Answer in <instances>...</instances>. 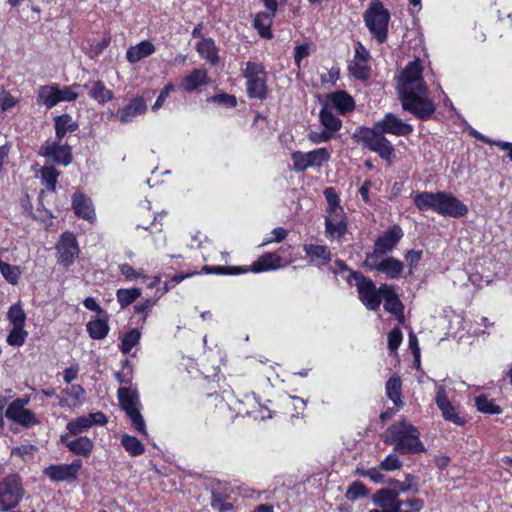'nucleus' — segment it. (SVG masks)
<instances>
[{"label":"nucleus","instance_id":"obj_1","mask_svg":"<svg viewBox=\"0 0 512 512\" xmlns=\"http://www.w3.org/2000/svg\"><path fill=\"white\" fill-rule=\"evenodd\" d=\"M419 59L409 62L398 77L397 89L402 107L420 120L429 119L436 110L423 79Z\"/></svg>","mask_w":512,"mask_h":512},{"label":"nucleus","instance_id":"obj_2","mask_svg":"<svg viewBox=\"0 0 512 512\" xmlns=\"http://www.w3.org/2000/svg\"><path fill=\"white\" fill-rule=\"evenodd\" d=\"M384 441L393 444L401 454H415L425 450L418 429L406 421L391 425L384 434Z\"/></svg>","mask_w":512,"mask_h":512},{"label":"nucleus","instance_id":"obj_3","mask_svg":"<svg viewBox=\"0 0 512 512\" xmlns=\"http://www.w3.org/2000/svg\"><path fill=\"white\" fill-rule=\"evenodd\" d=\"M327 201L325 215V234L331 240L341 239L347 232V216L340 205V199L335 189L327 187L324 190Z\"/></svg>","mask_w":512,"mask_h":512},{"label":"nucleus","instance_id":"obj_4","mask_svg":"<svg viewBox=\"0 0 512 512\" xmlns=\"http://www.w3.org/2000/svg\"><path fill=\"white\" fill-rule=\"evenodd\" d=\"M390 13L380 0H372L364 13V22L379 43L387 39Z\"/></svg>","mask_w":512,"mask_h":512},{"label":"nucleus","instance_id":"obj_5","mask_svg":"<svg viewBox=\"0 0 512 512\" xmlns=\"http://www.w3.org/2000/svg\"><path fill=\"white\" fill-rule=\"evenodd\" d=\"M383 134L375 126L373 128L360 127L355 131L354 138L381 158L390 161L394 154V148Z\"/></svg>","mask_w":512,"mask_h":512},{"label":"nucleus","instance_id":"obj_6","mask_svg":"<svg viewBox=\"0 0 512 512\" xmlns=\"http://www.w3.org/2000/svg\"><path fill=\"white\" fill-rule=\"evenodd\" d=\"M246 78V91L250 98L266 99L268 95L267 75L261 63L248 61L243 70Z\"/></svg>","mask_w":512,"mask_h":512},{"label":"nucleus","instance_id":"obj_7","mask_svg":"<svg viewBox=\"0 0 512 512\" xmlns=\"http://www.w3.org/2000/svg\"><path fill=\"white\" fill-rule=\"evenodd\" d=\"M295 171L303 172L308 169H320L331 159V151L325 147L308 152L295 151L291 154Z\"/></svg>","mask_w":512,"mask_h":512},{"label":"nucleus","instance_id":"obj_8","mask_svg":"<svg viewBox=\"0 0 512 512\" xmlns=\"http://www.w3.org/2000/svg\"><path fill=\"white\" fill-rule=\"evenodd\" d=\"M118 399L134 429L142 435L147 436L146 424L138 409L139 398L137 392L130 388L122 387L118 390Z\"/></svg>","mask_w":512,"mask_h":512},{"label":"nucleus","instance_id":"obj_9","mask_svg":"<svg viewBox=\"0 0 512 512\" xmlns=\"http://www.w3.org/2000/svg\"><path fill=\"white\" fill-rule=\"evenodd\" d=\"M23 496L19 476L12 474L0 482V509L8 511L18 505Z\"/></svg>","mask_w":512,"mask_h":512},{"label":"nucleus","instance_id":"obj_10","mask_svg":"<svg viewBox=\"0 0 512 512\" xmlns=\"http://www.w3.org/2000/svg\"><path fill=\"white\" fill-rule=\"evenodd\" d=\"M385 255L367 254L363 265L370 269L385 274L390 279L400 277L403 272V263L394 257H384Z\"/></svg>","mask_w":512,"mask_h":512},{"label":"nucleus","instance_id":"obj_11","mask_svg":"<svg viewBox=\"0 0 512 512\" xmlns=\"http://www.w3.org/2000/svg\"><path fill=\"white\" fill-rule=\"evenodd\" d=\"M351 276L356 280L359 299L369 310H376L381 304L380 287L377 289L375 284L363 277L357 272H352Z\"/></svg>","mask_w":512,"mask_h":512},{"label":"nucleus","instance_id":"obj_12","mask_svg":"<svg viewBox=\"0 0 512 512\" xmlns=\"http://www.w3.org/2000/svg\"><path fill=\"white\" fill-rule=\"evenodd\" d=\"M82 468V461L74 459L70 464H55L46 467L43 473L54 482H72L78 477Z\"/></svg>","mask_w":512,"mask_h":512},{"label":"nucleus","instance_id":"obj_13","mask_svg":"<svg viewBox=\"0 0 512 512\" xmlns=\"http://www.w3.org/2000/svg\"><path fill=\"white\" fill-rule=\"evenodd\" d=\"M435 403L441 411L442 417L453 424L464 425L465 419L460 415L456 406L448 399L446 389L443 385L435 384Z\"/></svg>","mask_w":512,"mask_h":512},{"label":"nucleus","instance_id":"obj_14","mask_svg":"<svg viewBox=\"0 0 512 512\" xmlns=\"http://www.w3.org/2000/svg\"><path fill=\"white\" fill-rule=\"evenodd\" d=\"M56 249L58 262L65 267L72 265L79 255L76 237L71 232H65L61 235Z\"/></svg>","mask_w":512,"mask_h":512},{"label":"nucleus","instance_id":"obj_15","mask_svg":"<svg viewBox=\"0 0 512 512\" xmlns=\"http://www.w3.org/2000/svg\"><path fill=\"white\" fill-rule=\"evenodd\" d=\"M28 402L29 399L14 400L6 409V417L24 427L37 424L38 420L34 413L25 408Z\"/></svg>","mask_w":512,"mask_h":512},{"label":"nucleus","instance_id":"obj_16","mask_svg":"<svg viewBox=\"0 0 512 512\" xmlns=\"http://www.w3.org/2000/svg\"><path fill=\"white\" fill-rule=\"evenodd\" d=\"M404 233L400 226L393 225L380 235L374 245V250L370 254L387 255L392 252L402 239Z\"/></svg>","mask_w":512,"mask_h":512},{"label":"nucleus","instance_id":"obj_17","mask_svg":"<svg viewBox=\"0 0 512 512\" xmlns=\"http://www.w3.org/2000/svg\"><path fill=\"white\" fill-rule=\"evenodd\" d=\"M39 154L51 159L56 164L67 166L72 160L71 148L67 144H60L48 140L40 148Z\"/></svg>","mask_w":512,"mask_h":512},{"label":"nucleus","instance_id":"obj_18","mask_svg":"<svg viewBox=\"0 0 512 512\" xmlns=\"http://www.w3.org/2000/svg\"><path fill=\"white\" fill-rule=\"evenodd\" d=\"M442 216L460 218L468 213V208L459 199L445 192H440L437 212Z\"/></svg>","mask_w":512,"mask_h":512},{"label":"nucleus","instance_id":"obj_19","mask_svg":"<svg viewBox=\"0 0 512 512\" xmlns=\"http://www.w3.org/2000/svg\"><path fill=\"white\" fill-rule=\"evenodd\" d=\"M106 423V416L102 412H95L69 421L66 428L70 434L78 435L87 431L94 425L103 426Z\"/></svg>","mask_w":512,"mask_h":512},{"label":"nucleus","instance_id":"obj_20","mask_svg":"<svg viewBox=\"0 0 512 512\" xmlns=\"http://www.w3.org/2000/svg\"><path fill=\"white\" fill-rule=\"evenodd\" d=\"M374 126L379 129L380 132L395 136H405L413 131V127L410 124L403 122L392 113L386 114V116Z\"/></svg>","mask_w":512,"mask_h":512},{"label":"nucleus","instance_id":"obj_21","mask_svg":"<svg viewBox=\"0 0 512 512\" xmlns=\"http://www.w3.org/2000/svg\"><path fill=\"white\" fill-rule=\"evenodd\" d=\"M368 60H369V52L358 42L355 45V55L351 63L349 64V70L351 74L358 79H365L368 77Z\"/></svg>","mask_w":512,"mask_h":512},{"label":"nucleus","instance_id":"obj_22","mask_svg":"<svg viewBox=\"0 0 512 512\" xmlns=\"http://www.w3.org/2000/svg\"><path fill=\"white\" fill-rule=\"evenodd\" d=\"M59 405L63 408L75 409L86 401V391L80 385H71L62 391Z\"/></svg>","mask_w":512,"mask_h":512},{"label":"nucleus","instance_id":"obj_23","mask_svg":"<svg viewBox=\"0 0 512 512\" xmlns=\"http://www.w3.org/2000/svg\"><path fill=\"white\" fill-rule=\"evenodd\" d=\"M209 83L210 78L207 70L203 68H196L182 78L180 88L187 93H192L198 88L206 86Z\"/></svg>","mask_w":512,"mask_h":512},{"label":"nucleus","instance_id":"obj_24","mask_svg":"<svg viewBox=\"0 0 512 512\" xmlns=\"http://www.w3.org/2000/svg\"><path fill=\"white\" fill-rule=\"evenodd\" d=\"M72 206L75 214L89 222L96 219L95 210L91 199L84 194L77 192L73 195Z\"/></svg>","mask_w":512,"mask_h":512},{"label":"nucleus","instance_id":"obj_25","mask_svg":"<svg viewBox=\"0 0 512 512\" xmlns=\"http://www.w3.org/2000/svg\"><path fill=\"white\" fill-rule=\"evenodd\" d=\"M380 293L382 295L381 300H384V309L391 314L402 317L403 305L395 293L393 286L382 284L380 286Z\"/></svg>","mask_w":512,"mask_h":512},{"label":"nucleus","instance_id":"obj_26","mask_svg":"<svg viewBox=\"0 0 512 512\" xmlns=\"http://www.w3.org/2000/svg\"><path fill=\"white\" fill-rule=\"evenodd\" d=\"M288 262L283 263L282 258L276 253H266L260 256L251 265V271L254 273H260L264 271L277 270L283 268Z\"/></svg>","mask_w":512,"mask_h":512},{"label":"nucleus","instance_id":"obj_27","mask_svg":"<svg viewBox=\"0 0 512 512\" xmlns=\"http://www.w3.org/2000/svg\"><path fill=\"white\" fill-rule=\"evenodd\" d=\"M325 105H329V109H336L341 114L350 112L355 107L353 98L344 91L329 94Z\"/></svg>","mask_w":512,"mask_h":512},{"label":"nucleus","instance_id":"obj_28","mask_svg":"<svg viewBox=\"0 0 512 512\" xmlns=\"http://www.w3.org/2000/svg\"><path fill=\"white\" fill-rule=\"evenodd\" d=\"M84 88L87 89L91 99L102 105L111 101L114 97L112 90L108 89L105 84L99 80L89 81L84 85Z\"/></svg>","mask_w":512,"mask_h":512},{"label":"nucleus","instance_id":"obj_29","mask_svg":"<svg viewBox=\"0 0 512 512\" xmlns=\"http://www.w3.org/2000/svg\"><path fill=\"white\" fill-rule=\"evenodd\" d=\"M155 51L156 48L153 43L148 40H143L128 48L126 52V59L128 62L134 64L152 55Z\"/></svg>","mask_w":512,"mask_h":512},{"label":"nucleus","instance_id":"obj_30","mask_svg":"<svg viewBox=\"0 0 512 512\" xmlns=\"http://www.w3.org/2000/svg\"><path fill=\"white\" fill-rule=\"evenodd\" d=\"M61 440L72 453L78 456L88 457L94 447L93 441L86 436H80L73 440H67L66 436H62Z\"/></svg>","mask_w":512,"mask_h":512},{"label":"nucleus","instance_id":"obj_31","mask_svg":"<svg viewBox=\"0 0 512 512\" xmlns=\"http://www.w3.org/2000/svg\"><path fill=\"white\" fill-rule=\"evenodd\" d=\"M147 105L143 98L137 97L132 99L120 112L119 120L122 123L131 122L136 116L145 113Z\"/></svg>","mask_w":512,"mask_h":512},{"label":"nucleus","instance_id":"obj_32","mask_svg":"<svg viewBox=\"0 0 512 512\" xmlns=\"http://www.w3.org/2000/svg\"><path fill=\"white\" fill-rule=\"evenodd\" d=\"M303 249L312 263L326 265L331 260V252L325 245L305 244Z\"/></svg>","mask_w":512,"mask_h":512},{"label":"nucleus","instance_id":"obj_33","mask_svg":"<svg viewBox=\"0 0 512 512\" xmlns=\"http://www.w3.org/2000/svg\"><path fill=\"white\" fill-rule=\"evenodd\" d=\"M439 196L440 192H419L414 195L413 202L421 211L432 210L437 212Z\"/></svg>","mask_w":512,"mask_h":512},{"label":"nucleus","instance_id":"obj_34","mask_svg":"<svg viewBox=\"0 0 512 512\" xmlns=\"http://www.w3.org/2000/svg\"><path fill=\"white\" fill-rule=\"evenodd\" d=\"M245 404L249 406L245 413L256 420H265L272 417L270 409L260 404L254 395H247L245 397Z\"/></svg>","mask_w":512,"mask_h":512},{"label":"nucleus","instance_id":"obj_35","mask_svg":"<svg viewBox=\"0 0 512 512\" xmlns=\"http://www.w3.org/2000/svg\"><path fill=\"white\" fill-rule=\"evenodd\" d=\"M276 12L267 10L266 12L258 13L254 18V27L257 29L261 37L270 39L272 38L271 25L272 19Z\"/></svg>","mask_w":512,"mask_h":512},{"label":"nucleus","instance_id":"obj_36","mask_svg":"<svg viewBox=\"0 0 512 512\" xmlns=\"http://www.w3.org/2000/svg\"><path fill=\"white\" fill-rule=\"evenodd\" d=\"M319 119L324 128L332 134H335L342 127V121L329 109V105H324L321 109Z\"/></svg>","mask_w":512,"mask_h":512},{"label":"nucleus","instance_id":"obj_37","mask_svg":"<svg viewBox=\"0 0 512 512\" xmlns=\"http://www.w3.org/2000/svg\"><path fill=\"white\" fill-rule=\"evenodd\" d=\"M197 52L199 55L209 61L212 65L218 63V53L214 41L211 38L202 39L197 44Z\"/></svg>","mask_w":512,"mask_h":512},{"label":"nucleus","instance_id":"obj_38","mask_svg":"<svg viewBox=\"0 0 512 512\" xmlns=\"http://www.w3.org/2000/svg\"><path fill=\"white\" fill-rule=\"evenodd\" d=\"M38 101L43 103L47 108H52L59 102L58 86L45 85L39 88Z\"/></svg>","mask_w":512,"mask_h":512},{"label":"nucleus","instance_id":"obj_39","mask_svg":"<svg viewBox=\"0 0 512 512\" xmlns=\"http://www.w3.org/2000/svg\"><path fill=\"white\" fill-rule=\"evenodd\" d=\"M87 332L92 339H104L109 332V325L107 320L102 318H94L90 320L87 325Z\"/></svg>","mask_w":512,"mask_h":512},{"label":"nucleus","instance_id":"obj_40","mask_svg":"<svg viewBox=\"0 0 512 512\" xmlns=\"http://www.w3.org/2000/svg\"><path fill=\"white\" fill-rule=\"evenodd\" d=\"M77 129V124L68 114H63L55 118L56 138L61 141L67 132H73Z\"/></svg>","mask_w":512,"mask_h":512},{"label":"nucleus","instance_id":"obj_41","mask_svg":"<svg viewBox=\"0 0 512 512\" xmlns=\"http://www.w3.org/2000/svg\"><path fill=\"white\" fill-rule=\"evenodd\" d=\"M7 320L10 327H25L26 314L20 302L10 306L7 312Z\"/></svg>","mask_w":512,"mask_h":512},{"label":"nucleus","instance_id":"obj_42","mask_svg":"<svg viewBox=\"0 0 512 512\" xmlns=\"http://www.w3.org/2000/svg\"><path fill=\"white\" fill-rule=\"evenodd\" d=\"M141 339V331L137 328L131 329L125 333L121 338L120 350L123 354H129L135 346H137Z\"/></svg>","mask_w":512,"mask_h":512},{"label":"nucleus","instance_id":"obj_43","mask_svg":"<svg viewBox=\"0 0 512 512\" xmlns=\"http://www.w3.org/2000/svg\"><path fill=\"white\" fill-rule=\"evenodd\" d=\"M140 288L118 289L116 298L121 308H126L141 296Z\"/></svg>","mask_w":512,"mask_h":512},{"label":"nucleus","instance_id":"obj_44","mask_svg":"<svg viewBox=\"0 0 512 512\" xmlns=\"http://www.w3.org/2000/svg\"><path fill=\"white\" fill-rule=\"evenodd\" d=\"M121 444L131 456L142 455L145 451L144 445L136 437L124 434L121 437Z\"/></svg>","mask_w":512,"mask_h":512},{"label":"nucleus","instance_id":"obj_45","mask_svg":"<svg viewBox=\"0 0 512 512\" xmlns=\"http://www.w3.org/2000/svg\"><path fill=\"white\" fill-rule=\"evenodd\" d=\"M58 177L59 172L54 167L45 166L40 170L41 182L51 192L55 191Z\"/></svg>","mask_w":512,"mask_h":512},{"label":"nucleus","instance_id":"obj_46","mask_svg":"<svg viewBox=\"0 0 512 512\" xmlns=\"http://www.w3.org/2000/svg\"><path fill=\"white\" fill-rule=\"evenodd\" d=\"M386 393L389 399L397 406H402L401 381L398 377H391L386 383Z\"/></svg>","mask_w":512,"mask_h":512},{"label":"nucleus","instance_id":"obj_47","mask_svg":"<svg viewBox=\"0 0 512 512\" xmlns=\"http://www.w3.org/2000/svg\"><path fill=\"white\" fill-rule=\"evenodd\" d=\"M28 337L25 327H10L6 342L12 347H21Z\"/></svg>","mask_w":512,"mask_h":512},{"label":"nucleus","instance_id":"obj_48","mask_svg":"<svg viewBox=\"0 0 512 512\" xmlns=\"http://www.w3.org/2000/svg\"><path fill=\"white\" fill-rule=\"evenodd\" d=\"M20 103L18 97L13 96L9 91L0 89V113L12 112Z\"/></svg>","mask_w":512,"mask_h":512},{"label":"nucleus","instance_id":"obj_49","mask_svg":"<svg viewBox=\"0 0 512 512\" xmlns=\"http://www.w3.org/2000/svg\"><path fill=\"white\" fill-rule=\"evenodd\" d=\"M0 272L10 284L15 285L18 283L21 274L18 266L8 264L0 259Z\"/></svg>","mask_w":512,"mask_h":512},{"label":"nucleus","instance_id":"obj_50","mask_svg":"<svg viewBox=\"0 0 512 512\" xmlns=\"http://www.w3.org/2000/svg\"><path fill=\"white\" fill-rule=\"evenodd\" d=\"M368 492V489L362 482L354 481L349 485L345 497L350 501H356L359 498L367 496Z\"/></svg>","mask_w":512,"mask_h":512},{"label":"nucleus","instance_id":"obj_51","mask_svg":"<svg viewBox=\"0 0 512 512\" xmlns=\"http://www.w3.org/2000/svg\"><path fill=\"white\" fill-rule=\"evenodd\" d=\"M475 404L478 411L483 413L499 414L501 412L500 407L495 405L492 400L488 399L484 395L476 397Z\"/></svg>","mask_w":512,"mask_h":512},{"label":"nucleus","instance_id":"obj_52","mask_svg":"<svg viewBox=\"0 0 512 512\" xmlns=\"http://www.w3.org/2000/svg\"><path fill=\"white\" fill-rule=\"evenodd\" d=\"M119 270L121 274L126 278L128 281H136L138 279H146L147 276L144 273L143 270H136L131 265L124 263L119 266Z\"/></svg>","mask_w":512,"mask_h":512},{"label":"nucleus","instance_id":"obj_53","mask_svg":"<svg viewBox=\"0 0 512 512\" xmlns=\"http://www.w3.org/2000/svg\"><path fill=\"white\" fill-rule=\"evenodd\" d=\"M472 135L475 136L478 140H480L482 142H485L490 145H496L501 150L507 151V156L509 157V159L512 162V143L505 142V141H491L490 139L486 138L485 136H483L482 134H480L477 131H474L472 133Z\"/></svg>","mask_w":512,"mask_h":512},{"label":"nucleus","instance_id":"obj_54","mask_svg":"<svg viewBox=\"0 0 512 512\" xmlns=\"http://www.w3.org/2000/svg\"><path fill=\"white\" fill-rule=\"evenodd\" d=\"M79 88V85H72L67 86L62 89L58 87V95H59V102H72L75 101L79 93L77 89Z\"/></svg>","mask_w":512,"mask_h":512},{"label":"nucleus","instance_id":"obj_55","mask_svg":"<svg viewBox=\"0 0 512 512\" xmlns=\"http://www.w3.org/2000/svg\"><path fill=\"white\" fill-rule=\"evenodd\" d=\"M334 137L330 131L324 129L321 131H310L307 134V139L313 144H321L330 141Z\"/></svg>","mask_w":512,"mask_h":512},{"label":"nucleus","instance_id":"obj_56","mask_svg":"<svg viewBox=\"0 0 512 512\" xmlns=\"http://www.w3.org/2000/svg\"><path fill=\"white\" fill-rule=\"evenodd\" d=\"M209 101L213 103H217L219 105H224L230 108H234L237 105V99L235 96L222 93L218 95L212 96Z\"/></svg>","mask_w":512,"mask_h":512},{"label":"nucleus","instance_id":"obj_57","mask_svg":"<svg viewBox=\"0 0 512 512\" xmlns=\"http://www.w3.org/2000/svg\"><path fill=\"white\" fill-rule=\"evenodd\" d=\"M402 332L399 328H393L388 334V347L390 352L393 353L397 350L402 342Z\"/></svg>","mask_w":512,"mask_h":512},{"label":"nucleus","instance_id":"obj_58","mask_svg":"<svg viewBox=\"0 0 512 512\" xmlns=\"http://www.w3.org/2000/svg\"><path fill=\"white\" fill-rule=\"evenodd\" d=\"M213 509L219 512H228L232 509V504L227 502L221 495L213 494L211 500Z\"/></svg>","mask_w":512,"mask_h":512},{"label":"nucleus","instance_id":"obj_59","mask_svg":"<svg viewBox=\"0 0 512 512\" xmlns=\"http://www.w3.org/2000/svg\"><path fill=\"white\" fill-rule=\"evenodd\" d=\"M401 464L400 459L396 455L390 454L381 462L380 468L386 471H394L399 469Z\"/></svg>","mask_w":512,"mask_h":512},{"label":"nucleus","instance_id":"obj_60","mask_svg":"<svg viewBox=\"0 0 512 512\" xmlns=\"http://www.w3.org/2000/svg\"><path fill=\"white\" fill-rule=\"evenodd\" d=\"M403 508L405 512H419L424 507L423 500L419 498H409L402 500Z\"/></svg>","mask_w":512,"mask_h":512},{"label":"nucleus","instance_id":"obj_61","mask_svg":"<svg viewBox=\"0 0 512 512\" xmlns=\"http://www.w3.org/2000/svg\"><path fill=\"white\" fill-rule=\"evenodd\" d=\"M174 90V85L172 83H168L160 92L157 100L155 101L154 105L152 106L153 111H157L160 109L169 96V94Z\"/></svg>","mask_w":512,"mask_h":512},{"label":"nucleus","instance_id":"obj_62","mask_svg":"<svg viewBox=\"0 0 512 512\" xmlns=\"http://www.w3.org/2000/svg\"><path fill=\"white\" fill-rule=\"evenodd\" d=\"M421 258H422V251H420V250H410L407 252V254L405 256V260L410 268V273H412L413 269L417 267Z\"/></svg>","mask_w":512,"mask_h":512},{"label":"nucleus","instance_id":"obj_63","mask_svg":"<svg viewBox=\"0 0 512 512\" xmlns=\"http://www.w3.org/2000/svg\"><path fill=\"white\" fill-rule=\"evenodd\" d=\"M310 54V46L308 44H302L295 47L294 60L295 64L300 68L301 62L304 58Z\"/></svg>","mask_w":512,"mask_h":512},{"label":"nucleus","instance_id":"obj_64","mask_svg":"<svg viewBox=\"0 0 512 512\" xmlns=\"http://www.w3.org/2000/svg\"><path fill=\"white\" fill-rule=\"evenodd\" d=\"M363 476L368 477L375 483H381L384 481V475L381 472V468H370L362 473Z\"/></svg>","mask_w":512,"mask_h":512}]
</instances>
